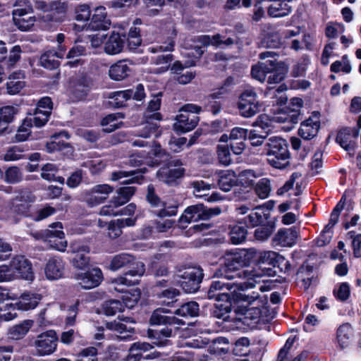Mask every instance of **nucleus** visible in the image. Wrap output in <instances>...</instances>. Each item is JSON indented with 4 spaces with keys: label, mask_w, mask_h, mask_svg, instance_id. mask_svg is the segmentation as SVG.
I'll return each instance as SVG.
<instances>
[{
    "label": "nucleus",
    "mask_w": 361,
    "mask_h": 361,
    "mask_svg": "<svg viewBox=\"0 0 361 361\" xmlns=\"http://www.w3.org/2000/svg\"><path fill=\"white\" fill-rule=\"evenodd\" d=\"M136 191L137 188L134 186L118 188L116 190V195H114L110 200V204L103 206L99 214L104 216H116L117 213L114 212V209L128 202Z\"/></svg>",
    "instance_id": "12"
},
{
    "label": "nucleus",
    "mask_w": 361,
    "mask_h": 361,
    "mask_svg": "<svg viewBox=\"0 0 361 361\" xmlns=\"http://www.w3.org/2000/svg\"><path fill=\"white\" fill-rule=\"evenodd\" d=\"M159 128L160 126L157 123L147 121L145 126L140 130L138 136L142 138H148L154 135L155 138H158L162 133Z\"/></svg>",
    "instance_id": "52"
},
{
    "label": "nucleus",
    "mask_w": 361,
    "mask_h": 361,
    "mask_svg": "<svg viewBox=\"0 0 361 361\" xmlns=\"http://www.w3.org/2000/svg\"><path fill=\"white\" fill-rule=\"evenodd\" d=\"M223 86L216 92L209 94L204 98V109L206 111H211L214 115L218 114L221 109V102L220 99L224 98V87L226 81L223 82Z\"/></svg>",
    "instance_id": "26"
},
{
    "label": "nucleus",
    "mask_w": 361,
    "mask_h": 361,
    "mask_svg": "<svg viewBox=\"0 0 361 361\" xmlns=\"http://www.w3.org/2000/svg\"><path fill=\"white\" fill-rule=\"evenodd\" d=\"M299 229L293 226L288 228H281L274 237V242L282 247H292L299 236Z\"/></svg>",
    "instance_id": "22"
},
{
    "label": "nucleus",
    "mask_w": 361,
    "mask_h": 361,
    "mask_svg": "<svg viewBox=\"0 0 361 361\" xmlns=\"http://www.w3.org/2000/svg\"><path fill=\"white\" fill-rule=\"evenodd\" d=\"M274 67V59L268 60L252 66L251 74L256 80L264 82L267 78L268 73Z\"/></svg>",
    "instance_id": "35"
},
{
    "label": "nucleus",
    "mask_w": 361,
    "mask_h": 361,
    "mask_svg": "<svg viewBox=\"0 0 361 361\" xmlns=\"http://www.w3.org/2000/svg\"><path fill=\"white\" fill-rule=\"evenodd\" d=\"M35 201V197L30 192L21 191L12 199L10 205V212L18 223L23 218H30L32 209V203Z\"/></svg>",
    "instance_id": "9"
},
{
    "label": "nucleus",
    "mask_w": 361,
    "mask_h": 361,
    "mask_svg": "<svg viewBox=\"0 0 361 361\" xmlns=\"http://www.w3.org/2000/svg\"><path fill=\"white\" fill-rule=\"evenodd\" d=\"M302 104L303 102L300 98L294 97L291 99L290 103V109H291L293 114L290 116L284 114L283 116H281L278 118L279 121L281 122H290L293 123H297L298 121L299 111L302 106Z\"/></svg>",
    "instance_id": "40"
},
{
    "label": "nucleus",
    "mask_w": 361,
    "mask_h": 361,
    "mask_svg": "<svg viewBox=\"0 0 361 361\" xmlns=\"http://www.w3.org/2000/svg\"><path fill=\"white\" fill-rule=\"evenodd\" d=\"M141 297V291L139 288H135L130 291H128L123 293L121 296L123 309L125 307L128 309H133L135 307Z\"/></svg>",
    "instance_id": "45"
},
{
    "label": "nucleus",
    "mask_w": 361,
    "mask_h": 361,
    "mask_svg": "<svg viewBox=\"0 0 361 361\" xmlns=\"http://www.w3.org/2000/svg\"><path fill=\"white\" fill-rule=\"evenodd\" d=\"M185 169L183 167L169 169L161 167L157 172L158 179L169 187H176L180 185L181 179L184 177Z\"/></svg>",
    "instance_id": "17"
},
{
    "label": "nucleus",
    "mask_w": 361,
    "mask_h": 361,
    "mask_svg": "<svg viewBox=\"0 0 361 361\" xmlns=\"http://www.w3.org/2000/svg\"><path fill=\"white\" fill-rule=\"evenodd\" d=\"M42 298V295L36 293H23L15 302L6 303L3 307H0V323L16 319L18 317L17 310L24 312L35 309Z\"/></svg>",
    "instance_id": "4"
},
{
    "label": "nucleus",
    "mask_w": 361,
    "mask_h": 361,
    "mask_svg": "<svg viewBox=\"0 0 361 361\" xmlns=\"http://www.w3.org/2000/svg\"><path fill=\"white\" fill-rule=\"evenodd\" d=\"M102 312L106 316H114L118 312H123V307L121 300L110 299L105 300L101 306Z\"/></svg>",
    "instance_id": "44"
},
{
    "label": "nucleus",
    "mask_w": 361,
    "mask_h": 361,
    "mask_svg": "<svg viewBox=\"0 0 361 361\" xmlns=\"http://www.w3.org/2000/svg\"><path fill=\"white\" fill-rule=\"evenodd\" d=\"M132 344H137V345L141 344V345H146L145 348H141L140 350H137V353L140 355L139 361L154 359L156 357H159L160 355V353L157 351L149 353L151 350L154 348L153 344H150L149 343L142 342V341L134 342Z\"/></svg>",
    "instance_id": "55"
},
{
    "label": "nucleus",
    "mask_w": 361,
    "mask_h": 361,
    "mask_svg": "<svg viewBox=\"0 0 361 361\" xmlns=\"http://www.w3.org/2000/svg\"><path fill=\"white\" fill-rule=\"evenodd\" d=\"M94 8L90 4H79L75 8V19L77 21H89Z\"/></svg>",
    "instance_id": "56"
},
{
    "label": "nucleus",
    "mask_w": 361,
    "mask_h": 361,
    "mask_svg": "<svg viewBox=\"0 0 361 361\" xmlns=\"http://www.w3.org/2000/svg\"><path fill=\"white\" fill-rule=\"evenodd\" d=\"M274 68L268 73L267 82L269 84L279 83L282 81L287 73V67L283 62L274 59Z\"/></svg>",
    "instance_id": "39"
},
{
    "label": "nucleus",
    "mask_w": 361,
    "mask_h": 361,
    "mask_svg": "<svg viewBox=\"0 0 361 361\" xmlns=\"http://www.w3.org/2000/svg\"><path fill=\"white\" fill-rule=\"evenodd\" d=\"M65 262L59 256L50 257L44 266V274L49 280H58L64 276Z\"/></svg>",
    "instance_id": "21"
},
{
    "label": "nucleus",
    "mask_w": 361,
    "mask_h": 361,
    "mask_svg": "<svg viewBox=\"0 0 361 361\" xmlns=\"http://www.w3.org/2000/svg\"><path fill=\"white\" fill-rule=\"evenodd\" d=\"M226 283L220 281H214L212 282L209 290L207 291V297L209 299H214L216 302L221 301V297H226V293H217L218 290H222Z\"/></svg>",
    "instance_id": "61"
},
{
    "label": "nucleus",
    "mask_w": 361,
    "mask_h": 361,
    "mask_svg": "<svg viewBox=\"0 0 361 361\" xmlns=\"http://www.w3.org/2000/svg\"><path fill=\"white\" fill-rule=\"evenodd\" d=\"M274 227V226L271 223L259 226L255 229L254 233L255 239L262 242L267 240L272 234Z\"/></svg>",
    "instance_id": "62"
},
{
    "label": "nucleus",
    "mask_w": 361,
    "mask_h": 361,
    "mask_svg": "<svg viewBox=\"0 0 361 361\" xmlns=\"http://www.w3.org/2000/svg\"><path fill=\"white\" fill-rule=\"evenodd\" d=\"M20 47L19 45L13 46L10 51L8 56H7L6 54L4 55L1 68L3 69L4 67L7 68L13 67L15 64L20 60Z\"/></svg>",
    "instance_id": "54"
},
{
    "label": "nucleus",
    "mask_w": 361,
    "mask_h": 361,
    "mask_svg": "<svg viewBox=\"0 0 361 361\" xmlns=\"http://www.w3.org/2000/svg\"><path fill=\"white\" fill-rule=\"evenodd\" d=\"M4 180L6 183L14 184L22 180V173L18 166L8 167L4 173Z\"/></svg>",
    "instance_id": "64"
},
{
    "label": "nucleus",
    "mask_w": 361,
    "mask_h": 361,
    "mask_svg": "<svg viewBox=\"0 0 361 361\" xmlns=\"http://www.w3.org/2000/svg\"><path fill=\"white\" fill-rule=\"evenodd\" d=\"M63 58V53L56 52L55 50H48L40 56L39 61L42 67L48 70H55L59 68L60 62L55 59Z\"/></svg>",
    "instance_id": "34"
},
{
    "label": "nucleus",
    "mask_w": 361,
    "mask_h": 361,
    "mask_svg": "<svg viewBox=\"0 0 361 361\" xmlns=\"http://www.w3.org/2000/svg\"><path fill=\"white\" fill-rule=\"evenodd\" d=\"M345 205V197H342L341 200L338 202L336 206L333 209L329 224L325 226L323 230V235L321 238H322L326 233H329V230H331V228L336 225L338 222L341 212L343 210ZM322 240V238H320Z\"/></svg>",
    "instance_id": "49"
},
{
    "label": "nucleus",
    "mask_w": 361,
    "mask_h": 361,
    "mask_svg": "<svg viewBox=\"0 0 361 361\" xmlns=\"http://www.w3.org/2000/svg\"><path fill=\"white\" fill-rule=\"evenodd\" d=\"M252 175L249 171H243L236 176L232 170H227V198L236 200H247L250 197L247 187L253 185V180H249L248 177Z\"/></svg>",
    "instance_id": "5"
},
{
    "label": "nucleus",
    "mask_w": 361,
    "mask_h": 361,
    "mask_svg": "<svg viewBox=\"0 0 361 361\" xmlns=\"http://www.w3.org/2000/svg\"><path fill=\"white\" fill-rule=\"evenodd\" d=\"M18 113L19 109L14 106L6 105L0 107V130L6 131L8 125L14 121Z\"/></svg>",
    "instance_id": "33"
},
{
    "label": "nucleus",
    "mask_w": 361,
    "mask_h": 361,
    "mask_svg": "<svg viewBox=\"0 0 361 361\" xmlns=\"http://www.w3.org/2000/svg\"><path fill=\"white\" fill-rule=\"evenodd\" d=\"M33 324V320L25 319L18 324L13 325L8 330V338L16 341L22 339L28 333Z\"/></svg>",
    "instance_id": "30"
},
{
    "label": "nucleus",
    "mask_w": 361,
    "mask_h": 361,
    "mask_svg": "<svg viewBox=\"0 0 361 361\" xmlns=\"http://www.w3.org/2000/svg\"><path fill=\"white\" fill-rule=\"evenodd\" d=\"M173 129L178 135L190 132L197 126L199 117L195 115L180 114L176 116Z\"/></svg>",
    "instance_id": "23"
},
{
    "label": "nucleus",
    "mask_w": 361,
    "mask_h": 361,
    "mask_svg": "<svg viewBox=\"0 0 361 361\" xmlns=\"http://www.w3.org/2000/svg\"><path fill=\"white\" fill-rule=\"evenodd\" d=\"M10 264L14 271V276L18 274L23 279L27 281L34 279L32 263L25 256L18 255L15 257Z\"/></svg>",
    "instance_id": "20"
},
{
    "label": "nucleus",
    "mask_w": 361,
    "mask_h": 361,
    "mask_svg": "<svg viewBox=\"0 0 361 361\" xmlns=\"http://www.w3.org/2000/svg\"><path fill=\"white\" fill-rule=\"evenodd\" d=\"M59 336L56 331L50 329L41 333L35 341L37 355L46 356L54 353L57 348Z\"/></svg>",
    "instance_id": "13"
},
{
    "label": "nucleus",
    "mask_w": 361,
    "mask_h": 361,
    "mask_svg": "<svg viewBox=\"0 0 361 361\" xmlns=\"http://www.w3.org/2000/svg\"><path fill=\"white\" fill-rule=\"evenodd\" d=\"M144 85L139 83L136 85L135 90L133 89H127L125 90L114 91L108 94L107 97L112 99L109 101V106L114 109H121L127 106L126 102L133 99L137 102L142 101L145 97Z\"/></svg>",
    "instance_id": "10"
},
{
    "label": "nucleus",
    "mask_w": 361,
    "mask_h": 361,
    "mask_svg": "<svg viewBox=\"0 0 361 361\" xmlns=\"http://www.w3.org/2000/svg\"><path fill=\"white\" fill-rule=\"evenodd\" d=\"M247 233L246 226L241 224L233 226L229 233L231 243L238 245L243 243L246 239Z\"/></svg>",
    "instance_id": "48"
},
{
    "label": "nucleus",
    "mask_w": 361,
    "mask_h": 361,
    "mask_svg": "<svg viewBox=\"0 0 361 361\" xmlns=\"http://www.w3.org/2000/svg\"><path fill=\"white\" fill-rule=\"evenodd\" d=\"M261 103L252 88L245 90L240 96L238 108L241 116L251 118L260 111Z\"/></svg>",
    "instance_id": "11"
},
{
    "label": "nucleus",
    "mask_w": 361,
    "mask_h": 361,
    "mask_svg": "<svg viewBox=\"0 0 361 361\" xmlns=\"http://www.w3.org/2000/svg\"><path fill=\"white\" fill-rule=\"evenodd\" d=\"M141 30L135 25L130 27L126 42L130 50H136L142 44Z\"/></svg>",
    "instance_id": "42"
},
{
    "label": "nucleus",
    "mask_w": 361,
    "mask_h": 361,
    "mask_svg": "<svg viewBox=\"0 0 361 361\" xmlns=\"http://www.w3.org/2000/svg\"><path fill=\"white\" fill-rule=\"evenodd\" d=\"M149 146L152 149L149 153L153 155L154 158V160L152 161V164H149V166H157L160 165L162 161L167 160L170 157V154L161 147L159 142L153 140L152 145Z\"/></svg>",
    "instance_id": "38"
},
{
    "label": "nucleus",
    "mask_w": 361,
    "mask_h": 361,
    "mask_svg": "<svg viewBox=\"0 0 361 361\" xmlns=\"http://www.w3.org/2000/svg\"><path fill=\"white\" fill-rule=\"evenodd\" d=\"M124 118L125 114L121 112L109 114L102 119L101 125L106 126L104 129V132L110 133L124 126L123 121L117 122L118 119H123Z\"/></svg>",
    "instance_id": "32"
},
{
    "label": "nucleus",
    "mask_w": 361,
    "mask_h": 361,
    "mask_svg": "<svg viewBox=\"0 0 361 361\" xmlns=\"http://www.w3.org/2000/svg\"><path fill=\"white\" fill-rule=\"evenodd\" d=\"M16 73L12 74L8 78V81L6 83V92L8 94L14 95L18 94L20 90L25 87V82L20 80H16Z\"/></svg>",
    "instance_id": "60"
},
{
    "label": "nucleus",
    "mask_w": 361,
    "mask_h": 361,
    "mask_svg": "<svg viewBox=\"0 0 361 361\" xmlns=\"http://www.w3.org/2000/svg\"><path fill=\"white\" fill-rule=\"evenodd\" d=\"M250 345V340L247 337H240L233 343L232 353L235 356H247L249 355Z\"/></svg>",
    "instance_id": "53"
},
{
    "label": "nucleus",
    "mask_w": 361,
    "mask_h": 361,
    "mask_svg": "<svg viewBox=\"0 0 361 361\" xmlns=\"http://www.w3.org/2000/svg\"><path fill=\"white\" fill-rule=\"evenodd\" d=\"M319 128V118L314 114L301 123L298 133L303 139L311 140L317 135Z\"/></svg>",
    "instance_id": "25"
},
{
    "label": "nucleus",
    "mask_w": 361,
    "mask_h": 361,
    "mask_svg": "<svg viewBox=\"0 0 361 361\" xmlns=\"http://www.w3.org/2000/svg\"><path fill=\"white\" fill-rule=\"evenodd\" d=\"M267 161L273 167L283 169L290 164V153L286 140L278 137L269 138Z\"/></svg>",
    "instance_id": "6"
},
{
    "label": "nucleus",
    "mask_w": 361,
    "mask_h": 361,
    "mask_svg": "<svg viewBox=\"0 0 361 361\" xmlns=\"http://www.w3.org/2000/svg\"><path fill=\"white\" fill-rule=\"evenodd\" d=\"M145 171V170L144 171V172ZM142 173H143V171H140L139 170L114 171L111 173V180L113 181H117L123 178L130 177V178L121 182V184H123V185H130L132 183L141 184L142 183V180L145 178L142 175Z\"/></svg>",
    "instance_id": "27"
},
{
    "label": "nucleus",
    "mask_w": 361,
    "mask_h": 361,
    "mask_svg": "<svg viewBox=\"0 0 361 361\" xmlns=\"http://www.w3.org/2000/svg\"><path fill=\"white\" fill-rule=\"evenodd\" d=\"M56 212V208L49 204H46L44 207L37 205L35 207H32L30 219L34 221H41L49 216L54 215Z\"/></svg>",
    "instance_id": "41"
},
{
    "label": "nucleus",
    "mask_w": 361,
    "mask_h": 361,
    "mask_svg": "<svg viewBox=\"0 0 361 361\" xmlns=\"http://www.w3.org/2000/svg\"><path fill=\"white\" fill-rule=\"evenodd\" d=\"M180 295V291L175 288H169L157 292L156 295L157 298L161 300L162 302L167 305L173 304L176 301V298Z\"/></svg>",
    "instance_id": "58"
},
{
    "label": "nucleus",
    "mask_w": 361,
    "mask_h": 361,
    "mask_svg": "<svg viewBox=\"0 0 361 361\" xmlns=\"http://www.w3.org/2000/svg\"><path fill=\"white\" fill-rule=\"evenodd\" d=\"M221 212L219 207L208 208L203 203L187 207L178 220V227L185 229L191 221H207Z\"/></svg>",
    "instance_id": "7"
},
{
    "label": "nucleus",
    "mask_w": 361,
    "mask_h": 361,
    "mask_svg": "<svg viewBox=\"0 0 361 361\" xmlns=\"http://www.w3.org/2000/svg\"><path fill=\"white\" fill-rule=\"evenodd\" d=\"M148 271L156 277L166 276L169 274V268L167 263L152 260L148 264Z\"/></svg>",
    "instance_id": "50"
},
{
    "label": "nucleus",
    "mask_w": 361,
    "mask_h": 361,
    "mask_svg": "<svg viewBox=\"0 0 361 361\" xmlns=\"http://www.w3.org/2000/svg\"><path fill=\"white\" fill-rule=\"evenodd\" d=\"M146 201L152 208L160 207L164 205V202L156 192L153 184L150 183L147 185L146 193Z\"/></svg>",
    "instance_id": "57"
},
{
    "label": "nucleus",
    "mask_w": 361,
    "mask_h": 361,
    "mask_svg": "<svg viewBox=\"0 0 361 361\" xmlns=\"http://www.w3.org/2000/svg\"><path fill=\"white\" fill-rule=\"evenodd\" d=\"M171 335L172 329L167 326L161 329H148L147 331V336L152 341L150 344H153L154 348L165 346L168 342L167 338L171 337Z\"/></svg>",
    "instance_id": "28"
},
{
    "label": "nucleus",
    "mask_w": 361,
    "mask_h": 361,
    "mask_svg": "<svg viewBox=\"0 0 361 361\" xmlns=\"http://www.w3.org/2000/svg\"><path fill=\"white\" fill-rule=\"evenodd\" d=\"M178 277L180 286L186 293H196L200 288V283L204 278L203 269L199 267H188L178 269Z\"/></svg>",
    "instance_id": "8"
},
{
    "label": "nucleus",
    "mask_w": 361,
    "mask_h": 361,
    "mask_svg": "<svg viewBox=\"0 0 361 361\" xmlns=\"http://www.w3.org/2000/svg\"><path fill=\"white\" fill-rule=\"evenodd\" d=\"M231 303V307H227V331L242 328L243 324H257L262 321V310L258 307H248L255 301V298L243 293H235L231 298L227 294V302Z\"/></svg>",
    "instance_id": "2"
},
{
    "label": "nucleus",
    "mask_w": 361,
    "mask_h": 361,
    "mask_svg": "<svg viewBox=\"0 0 361 361\" xmlns=\"http://www.w3.org/2000/svg\"><path fill=\"white\" fill-rule=\"evenodd\" d=\"M75 279L78 281L79 286L84 290H90L98 287L104 280L102 271L97 267L75 274Z\"/></svg>",
    "instance_id": "14"
},
{
    "label": "nucleus",
    "mask_w": 361,
    "mask_h": 361,
    "mask_svg": "<svg viewBox=\"0 0 361 361\" xmlns=\"http://www.w3.org/2000/svg\"><path fill=\"white\" fill-rule=\"evenodd\" d=\"M77 249V252L72 259L73 267L79 271H83L92 267L90 257L86 255L90 252V247L87 245H81L78 246Z\"/></svg>",
    "instance_id": "29"
},
{
    "label": "nucleus",
    "mask_w": 361,
    "mask_h": 361,
    "mask_svg": "<svg viewBox=\"0 0 361 361\" xmlns=\"http://www.w3.org/2000/svg\"><path fill=\"white\" fill-rule=\"evenodd\" d=\"M351 128L341 129L337 134L336 140L341 147L346 151H353L355 147V142L350 140Z\"/></svg>",
    "instance_id": "43"
},
{
    "label": "nucleus",
    "mask_w": 361,
    "mask_h": 361,
    "mask_svg": "<svg viewBox=\"0 0 361 361\" xmlns=\"http://www.w3.org/2000/svg\"><path fill=\"white\" fill-rule=\"evenodd\" d=\"M281 35L276 32H270L267 34L262 39V44L264 47L276 49L282 44Z\"/></svg>",
    "instance_id": "59"
},
{
    "label": "nucleus",
    "mask_w": 361,
    "mask_h": 361,
    "mask_svg": "<svg viewBox=\"0 0 361 361\" xmlns=\"http://www.w3.org/2000/svg\"><path fill=\"white\" fill-rule=\"evenodd\" d=\"M168 310L164 308H157L154 310L149 318V324L151 326L159 325H174V324H184L185 322L176 318L175 316L166 315L168 313Z\"/></svg>",
    "instance_id": "24"
},
{
    "label": "nucleus",
    "mask_w": 361,
    "mask_h": 361,
    "mask_svg": "<svg viewBox=\"0 0 361 361\" xmlns=\"http://www.w3.org/2000/svg\"><path fill=\"white\" fill-rule=\"evenodd\" d=\"M98 349L89 346L80 350L75 355V361H98Z\"/></svg>",
    "instance_id": "51"
},
{
    "label": "nucleus",
    "mask_w": 361,
    "mask_h": 361,
    "mask_svg": "<svg viewBox=\"0 0 361 361\" xmlns=\"http://www.w3.org/2000/svg\"><path fill=\"white\" fill-rule=\"evenodd\" d=\"M279 255L274 251L257 252L255 248L227 251V280L250 279L251 274L243 269L255 259L257 265L275 267Z\"/></svg>",
    "instance_id": "1"
},
{
    "label": "nucleus",
    "mask_w": 361,
    "mask_h": 361,
    "mask_svg": "<svg viewBox=\"0 0 361 361\" xmlns=\"http://www.w3.org/2000/svg\"><path fill=\"white\" fill-rule=\"evenodd\" d=\"M30 148L27 144L13 145L8 147L4 155V160L6 161H17L26 158V152Z\"/></svg>",
    "instance_id": "36"
},
{
    "label": "nucleus",
    "mask_w": 361,
    "mask_h": 361,
    "mask_svg": "<svg viewBox=\"0 0 361 361\" xmlns=\"http://www.w3.org/2000/svg\"><path fill=\"white\" fill-rule=\"evenodd\" d=\"M126 34L112 31L104 44V52L109 55L121 53L126 44Z\"/></svg>",
    "instance_id": "19"
},
{
    "label": "nucleus",
    "mask_w": 361,
    "mask_h": 361,
    "mask_svg": "<svg viewBox=\"0 0 361 361\" xmlns=\"http://www.w3.org/2000/svg\"><path fill=\"white\" fill-rule=\"evenodd\" d=\"M132 71L126 61H119L110 67L109 75L111 79L120 81L128 78Z\"/></svg>",
    "instance_id": "31"
},
{
    "label": "nucleus",
    "mask_w": 361,
    "mask_h": 361,
    "mask_svg": "<svg viewBox=\"0 0 361 361\" xmlns=\"http://www.w3.org/2000/svg\"><path fill=\"white\" fill-rule=\"evenodd\" d=\"M253 188L259 199H267L271 190V181L267 178H261L254 185Z\"/></svg>",
    "instance_id": "46"
},
{
    "label": "nucleus",
    "mask_w": 361,
    "mask_h": 361,
    "mask_svg": "<svg viewBox=\"0 0 361 361\" xmlns=\"http://www.w3.org/2000/svg\"><path fill=\"white\" fill-rule=\"evenodd\" d=\"M108 267L114 271L124 269L123 276L120 277L119 280L121 284L128 286L135 283L132 280L127 279L128 276H141L145 272V264L137 261L133 255L128 253H120L114 255Z\"/></svg>",
    "instance_id": "3"
},
{
    "label": "nucleus",
    "mask_w": 361,
    "mask_h": 361,
    "mask_svg": "<svg viewBox=\"0 0 361 361\" xmlns=\"http://www.w3.org/2000/svg\"><path fill=\"white\" fill-rule=\"evenodd\" d=\"M90 90L91 81L87 75H82L70 79L69 92L76 101L85 99Z\"/></svg>",
    "instance_id": "15"
},
{
    "label": "nucleus",
    "mask_w": 361,
    "mask_h": 361,
    "mask_svg": "<svg viewBox=\"0 0 361 361\" xmlns=\"http://www.w3.org/2000/svg\"><path fill=\"white\" fill-rule=\"evenodd\" d=\"M196 42L200 43L204 47L213 45L218 47L222 44H226V41L221 39V35L219 34H216L212 37L207 35H199L197 36Z\"/></svg>",
    "instance_id": "63"
},
{
    "label": "nucleus",
    "mask_w": 361,
    "mask_h": 361,
    "mask_svg": "<svg viewBox=\"0 0 361 361\" xmlns=\"http://www.w3.org/2000/svg\"><path fill=\"white\" fill-rule=\"evenodd\" d=\"M351 336L352 328L348 323L343 324L338 328L336 338L339 348L341 350L350 345Z\"/></svg>",
    "instance_id": "37"
},
{
    "label": "nucleus",
    "mask_w": 361,
    "mask_h": 361,
    "mask_svg": "<svg viewBox=\"0 0 361 361\" xmlns=\"http://www.w3.org/2000/svg\"><path fill=\"white\" fill-rule=\"evenodd\" d=\"M111 25L106 9L103 6L93 8L88 27L92 30H106Z\"/></svg>",
    "instance_id": "18"
},
{
    "label": "nucleus",
    "mask_w": 361,
    "mask_h": 361,
    "mask_svg": "<svg viewBox=\"0 0 361 361\" xmlns=\"http://www.w3.org/2000/svg\"><path fill=\"white\" fill-rule=\"evenodd\" d=\"M199 304L195 301L185 302L176 310L174 313L182 317H196L199 314Z\"/></svg>",
    "instance_id": "47"
},
{
    "label": "nucleus",
    "mask_w": 361,
    "mask_h": 361,
    "mask_svg": "<svg viewBox=\"0 0 361 361\" xmlns=\"http://www.w3.org/2000/svg\"><path fill=\"white\" fill-rule=\"evenodd\" d=\"M31 13H32V8L30 6L13 10V23L20 31H28L34 26L35 17L27 16Z\"/></svg>",
    "instance_id": "16"
}]
</instances>
